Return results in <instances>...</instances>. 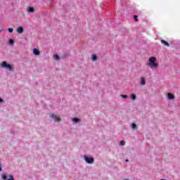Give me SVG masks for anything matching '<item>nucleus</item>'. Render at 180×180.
<instances>
[{
	"label": "nucleus",
	"instance_id": "ddd939ff",
	"mask_svg": "<svg viewBox=\"0 0 180 180\" xmlns=\"http://www.w3.org/2000/svg\"><path fill=\"white\" fill-rule=\"evenodd\" d=\"M98 56L96 55H92V61H96Z\"/></svg>",
	"mask_w": 180,
	"mask_h": 180
},
{
	"label": "nucleus",
	"instance_id": "423d86ee",
	"mask_svg": "<svg viewBox=\"0 0 180 180\" xmlns=\"http://www.w3.org/2000/svg\"><path fill=\"white\" fill-rule=\"evenodd\" d=\"M17 32H18L19 34H22V33H23V27H18L17 28Z\"/></svg>",
	"mask_w": 180,
	"mask_h": 180
},
{
	"label": "nucleus",
	"instance_id": "a878e982",
	"mask_svg": "<svg viewBox=\"0 0 180 180\" xmlns=\"http://www.w3.org/2000/svg\"><path fill=\"white\" fill-rule=\"evenodd\" d=\"M0 33H2V30H0Z\"/></svg>",
	"mask_w": 180,
	"mask_h": 180
},
{
	"label": "nucleus",
	"instance_id": "6e6552de",
	"mask_svg": "<svg viewBox=\"0 0 180 180\" xmlns=\"http://www.w3.org/2000/svg\"><path fill=\"white\" fill-rule=\"evenodd\" d=\"M33 53L35 54V56H39L40 54V51H39L37 49H34Z\"/></svg>",
	"mask_w": 180,
	"mask_h": 180
},
{
	"label": "nucleus",
	"instance_id": "f3484780",
	"mask_svg": "<svg viewBox=\"0 0 180 180\" xmlns=\"http://www.w3.org/2000/svg\"><path fill=\"white\" fill-rule=\"evenodd\" d=\"M73 122H75V123H78V122H79V119L74 117L72 119Z\"/></svg>",
	"mask_w": 180,
	"mask_h": 180
},
{
	"label": "nucleus",
	"instance_id": "0eeeda50",
	"mask_svg": "<svg viewBox=\"0 0 180 180\" xmlns=\"http://www.w3.org/2000/svg\"><path fill=\"white\" fill-rule=\"evenodd\" d=\"M160 41L162 44H164V46H166L167 47H169V43H168V41H166L165 40H161Z\"/></svg>",
	"mask_w": 180,
	"mask_h": 180
},
{
	"label": "nucleus",
	"instance_id": "6ab92c4d",
	"mask_svg": "<svg viewBox=\"0 0 180 180\" xmlns=\"http://www.w3.org/2000/svg\"><path fill=\"white\" fill-rule=\"evenodd\" d=\"M120 146H124V144H126V141H121L120 143Z\"/></svg>",
	"mask_w": 180,
	"mask_h": 180
},
{
	"label": "nucleus",
	"instance_id": "412c9836",
	"mask_svg": "<svg viewBox=\"0 0 180 180\" xmlns=\"http://www.w3.org/2000/svg\"><path fill=\"white\" fill-rule=\"evenodd\" d=\"M9 33H13V28H8Z\"/></svg>",
	"mask_w": 180,
	"mask_h": 180
},
{
	"label": "nucleus",
	"instance_id": "4468645a",
	"mask_svg": "<svg viewBox=\"0 0 180 180\" xmlns=\"http://www.w3.org/2000/svg\"><path fill=\"white\" fill-rule=\"evenodd\" d=\"M8 179L7 180H15V178L13 177V176H12L11 174H9L8 176Z\"/></svg>",
	"mask_w": 180,
	"mask_h": 180
},
{
	"label": "nucleus",
	"instance_id": "7ed1b4c3",
	"mask_svg": "<svg viewBox=\"0 0 180 180\" xmlns=\"http://www.w3.org/2000/svg\"><path fill=\"white\" fill-rule=\"evenodd\" d=\"M84 160L87 164H94V158H89L86 155H84Z\"/></svg>",
	"mask_w": 180,
	"mask_h": 180
},
{
	"label": "nucleus",
	"instance_id": "b1692460",
	"mask_svg": "<svg viewBox=\"0 0 180 180\" xmlns=\"http://www.w3.org/2000/svg\"><path fill=\"white\" fill-rule=\"evenodd\" d=\"M1 102H4V100H2V98H0V103Z\"/></svg>",
	"mask_w": 180,
	"mask_h": 180
},
{
	"label": "nucleus",
	"instance_id": "dca6fc26",
	"mask_svg": "<svg viewBox=\"0 0 180 180\" xmlns=\"http://www.w3.org/2000/svg\"><path fill=\"white\" fill-rule=\"evenodd\" d=\"M131 98L132 101H136V94H131Z\"/></svg>",
	"mask_w": 180,
	"mask_h": 180
},
{
	"label": "nucleus",
	"instance_id": "aec40b11",
	"mask_svg": "<svg viewBox=\"0 0 180 180\" xmlns=\"http://www.w3.org/2000/svg\"><path fill=\"white\" fill-rule=\"evenodd\" d=\"M137 18H138L137 15L134 16V19L135 20V22H139V19Z\"/></svg>",
	"mask_w": 180,
	"mask_h": 180
},
{
	"label": "nucleus",
	"instance_id": "2eb2a0df",
	"mask_svg": "<svg viewBox=\"0 0 180 180\" xmlns=\"http://www.w3.org/2000/svg\"><path fill=\"white\" fill-rule=\"evenodd\" d=\"M8 43L9 44H11V46H13L15 41H13V39H9Z\"/></svg>",
	"mask_w": 180,
	"mask_h": 180
},
{
	"label": "nucleus",
	"instance_id": "9d476101",
	"mask_svg": "<svg viewBox=\"0 0 180 180\" xmlns=\"http://www.w3.org/2000/svg\"><path fill=\"white\" fill-rule=\"evenodd\" d=\"M167 98H168V99H174V98H175V96H174V94H172L171 93H169L167 94Z\"/></svg>",
	"mask_w": 180,
	"mask_h": 180
},
{
	"label": "nucleus",
	"instance_id": "39448f33",
	"mask_svg": "<svg viewBox=\"0 0 180 180\" xmlns=\"http://www.w3.org/2000/svg\"><path fill=\"white\" fill-rule=\"evenodd\" d=\"M27 11L29 13H34V8L33 7H27Z\"/></svg>",
	"mask_w": 180,
	"mask_h": 180
},
{
	"label": "nucleus",
	"instance_id": "f257e3e1",
	"mask_svg": "<svg viewBox=\"0 0 180 180\" xmlns=\"http://www.w3.org/2000/svg\"><path fill=\"white\" fill-rule=\"evenodd\" d=\"M148 67L151 70H154V68H158V63H157V58L150 57L149 58V63H148Z\"/></svg>",
	"mask_w": 180,
	"mask_h": 180
},
{
	"label": "nucleus",
	"instance_id": "393cba45",
	"mask_svg": "<svg viewBox=\"0 0 180 180\" xmlns=\"http://www.w3.org/2000/svg\"><path fill=\"white\" fill-rule=\"evenodd\" d=\"M126 162H129V160H126Z\"/></svg>",
	"mask_w": 180,
	"mask_h": 180
},
{
	"label": "nucleus",
	"instance_id": "20e7f679",
	"mask_svg": "<svg viewBox=\"0 0 180 180\" xmlns=\"http://www.w3.org/2000/svg\"><path fill=\"white\" fill-rule=\"evenodd\" d=\"M51 117L55 120V122H60L61 119L59 118L58 116L54 115L53 113L50 115Z\"/></svg>",
	"mask_w": 180,
	"mask_h": 180
},
{
	"label": "nucleus",
	"instance_id": "1a4fd4ad",
	"mask_svg": "<svg viewBox=\"0 0 180 180\" xmlns=\"http://www.w3.org/2000/svg\"><path fill=\"white\" fill-rule=\"evenodd\" d=\"M140 84L141 85H146V79L144 77H141V78Z\"/></svg>",
	"mask_w": 180,
	"mask_h": 180
},
{
	"label": "nucleus",
	"instance_id": "f8f14e48",
	"mask_svg": "<svg viewBox=\"0 0 180 180\" xmlns=\"http://www.w3.org/2000/svg\"><path fill=\"white\" fill-rule=\"evenodd\" d=\"M131 127L132 130H136V129H137V125H136L135 123H132L131 124Z\"/></svg>",
	"mask_w": 180,
	"mask_h": 180
},
{
	"label": "nucleus",
	"instance_id": "9b49d317",
	"mask_svg": "<svg viewBox=\"0 0 180 180\" xmlns=\"http://www.w3.org/2000/svg\"><path fill=\"white\" fill-rule=\"evenodd\" d=\"M1 179L6 180L8 179V176H6V173H4L1 174Z\"/></svg>",
	"mask_w": 180,
	"mask_h": 180
},
{
	"label": "nucleus",
	"instance_id": "a211bd4d",
	"mask_svg": "<svg viewBox=\"0 0 180 180\" xmlns=\"http://www.w3.org/2000/svg\"><path fill=\"white\" fill-rule=\"evenodd\" d=\"M53 58H55V60H60V56H58V55H54Z\"/></svg>",
	"mask_w": 180,
	"mask_h": 180
},
{
	"label": "nucleus",
	"instance_id": "5701e85b",
	"mask_svg": "<svg viewBox=\"0 0 180 180\" xmlns=\"http://www.w3.org/2000/svg\"><path fill=\"white\" fill-rule=\"evenodd\" d=\"M2 172V167H1V164H0V172Z\"/></svg>",
	"mask_w": 180,
	"mask_h": 180
},
{
	"label": "nucleus",
	"instance_id": "f03ea898",
	"mask_svg": "<svg viewBox=\"0 0 180 180\" xmlns=\"http://www.w3.org/2000/svg\"><path fill=\"white\" fill-rule=\"evenodd\" d=\"M1 67H3V68H6L7 70H9V71L12 70V66L5 61L2 62Z\"/></svg>",
	"mask_w": 180,
	"mask_h": 180
},
{
	"label": "nucleus",
	"instance_id": "4be33fe9",
	"mask_svg": "<svg viewBox=\"0 0 180 180\" xmlns=\"http://www.w3.org/2000/svg\"><path fill=\"white\" fill-rule=\"evenodd\" d=\"M121 97L126 99V98H127V95L122 94V95H121Z\"/></svg>",
	"mask_w": 180,
	"mask_h": 180
}]
</instances>
